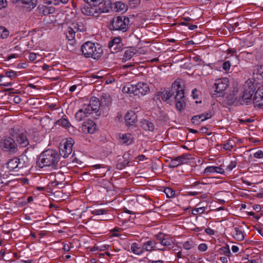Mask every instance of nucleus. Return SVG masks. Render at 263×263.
I'll return each instance as SVG.
<instances>
[{
    "instance_id": "nucleus-30",
    "label": "nucleus",
    "mask_w": 263,
    "mask_h": 263,
    "mask_svg": "<svg viewBox=\"0 0 263 263\" xmlns=\"http://www.w3.org/2000/svg\"><path fill=\"white\" fill-rule=\"evenodd\" d=\"M122 91L129 94H134L135 96V85L130 84L129 86H124L122 88Z\"/></svg>"
},
{
    "instance_id": "nucleus-46",
    "label": "nucleus",
    "mask_w": 263,
    "mask_h": 263,
    "mask_svg": "<svg viewBox=\"0 0 263 263\" xmlns=\"http://www.w3.org/2000/svg\"><path fill=\"white\" fill-rule=\"evenodd\" d=\"M141 2V0H128L129 5L131 8L137 7Z\"/></svg>"
},
{
    "instance_id": "nucleus-2",
    "label": "nucleus",
    "mask_w": 263,
    "mask_h": 263,
    "mask_svg": "<svg viewBox=\"0 0 263 263\" xmlns=\"http://www.w3.org/2000/svg\"><path fill=\"white\" fill-rule=\"evenodd\" d=\"M59 160L58 152L53 149H48L40 154L36 161V165L41 168L48 167L56 169Z\"/></svg>"
},
{
    "instance_id": "nucleus-21",
    "label": "nucleus",
    "mask_w": 263,
    "mask_h": 263,
    "mask_svg": "<svg viewBox=\"0 0 263 263\" xmlns=\"http://www.w3.org/2000/svg\"><path fill=\"white\" fill-rule=\"evenodd\" d=\"M129 158V154H124L123 155V158L124 159V160L121 161V160H119L118 162V163L117 164V169L121 170L128 166L129 163V160H128Z\"/></svg>"
},
{
    "instance_id": "nucleus-18",
    "label": "nucleus",
    "mask_w": 263,
    "mask_h": 263,
    "mask_svg": "<svg viewBox=\"0 0 263 263\" xmlns=\"http://www.w3.org/2000/svg\"><path fill=\"white\" fill-rule=\"evenodd\" d=\"M15 139L17 143L22 147H25L29 145V140L26 136L23 133L17 134Z\"/></svg>"
},
{
    "instance_id": "nucleus-50",
    "label": "nucleus",
    "mask_w": 263,
    "mask_h": 263,
    "mask_svg": "<svg viewBox=\"0 0 263 263\" xmlns=\"http://www.w3.org/2000/svg\"><path fill=\"white\" fill-rule=\"evenodd\" d=\"M199 120H200V117L198 116V115H197V116H193L191 119V121H192V123H193L195 125H198L200 123Z\"/></svg>"
},
{
    "instance_id": "nucleus-36",
    "label": "nucleus",
    "mask_w": 263,
    "mask_h": 263,
    "mask_svg": "<svg viewBox=\"0 0 263 263\" xmlns=\"http://www.w3.org/2000/svg\"><path fill=\"white\" fill-rule=\"evenodd\" d=\"M75 35V32L72 30V29H71V28L69 27L66 31V36L67 39L69 41H72L74 39Z\"/></svg>"
},
{
    "instance_id": "nucleus-29",
    "label": "nucleus",
    "mask_w": 263,
    "mask_h": 263,
    "mask_svg": "<svg viewBox=\"0 0 263 263\" xmlns=\"http://www.w3.org/2000/svg\"><path fill=\"white\" fill-rule=\"evenodd\" d=\"M115 9L116 11H126L127 9L126 5L122 2L119 1L114 3Z\"/></svg>"
},
{
    "instance_id": "nucleus-15",
    "label": "nucleus",
    "mask_w": 263,
    "mask_h": 263,
    "mask_svg": "<svg viewBox=\"0 0 263 263\" xmlns=\"http://www.w3.org/2000/svg\"><path fill=\"white\" fill-rule=\"evenodd\" d=\"M158 242L156 240L151 239L142 243L144 253L145 251L152 252L156 251Z\"/></svg>"
},
{
    "instance_id": "nucleus-13",
    "label": "nucleus",
    "mask_w": 263,
    "mask_h": 263,
    "mask_svg": "<svg viewBox=\"0 0 263 263\" xmlns=\"http://www.w3.org/2000/svg\"><path fill=\"white\" fill-rule=\"evenodd\" d=\"M90 3H85L81 6L82 13L86 15L97 17V10L96 6H92Z\"/></svg>"
},
{
    "instance_id": "nucleus-38",
    "label": "nucleus",
    "mask_w": 263,
    "mask_h": 263,
    "mask_svg": "<svg viewBox=\"0 0 263 263\" xmlns=\"http://www.w3.org/2000/svg\"><path fill=\"white\" fill-rule=\"evenodd\" d=\"M17 76V73L15 71L13 70L7 71L5 72V76H2L0 74V78L2 79L3 78H5V77H9V78L12 79L15 78Z\"/></svg>"
},
{
    "instance_id": "nucleus-19",
    "label": "nucleus",
    "mask_w": 263,
    "mask_h": 263,
    "mask_svg": "<svg viewBox=\"0 0 263 263\" xmlns=\"http://www.w3.org/2000/svg\"><path fill=\"white\" fill-rule=\"evenodd\" d=\"M217 173L221 174H224V171L221 167V165L219 166H210L206 167L203 173L206 174V175H209L210 173Z\"/></svg>"
},
{
    "instance_id": "nucleus-56",
    "label": "nucleus",
    "mask_w": 263,
    "mask_h": 263,
    "mask_svg": "<svg viewBox=\"0 0 263 263\" xmlns=\"http://www.w3.org/2000/svg\"><path fill=\"white\" fill-rule=\"evenodd\" d=\"M205 232L208 234H209L210 235H213L214 234V231L213 229H211L210 228L205 229Z\"/></svg>"
},
{
    "instance_id": "nucleus-23",
    "label": "nucleus",
    "mask_w": 263,
    "mask_h": 263,
    "mask_svg": "<svg viewBox=\"0 0 263 263\" xmlns=\"http://www.w3.org/2000/svg\"><path fill=\"white\" fill-rule=\"evenodd\" d=\"M141 127L145 130L153 132L155 129L154 124L149 120L143 119L140 121Z\"/></svg>"
},
{
    "instance_id": "nucleus-59",
    "label": "nucleus",
    "mask_w": 263,
    "mask_h": 263,
    "mask_svg": "<svg viewBox=\"0 0 263 263\" xmlns=\"http://www.w3.org/2000/svg\"><path fill=\"white\" fill-rule=\"evenodd\" d=\"M76 26H77V24H72L69 26L70 28H71V29H72V30H73V31L75 32V33L79 31L78 30V28H77V27Z\"/></svg>"
},
{
    "instance_id": "nucleus-64",
    "label": "nucleus",
    "mask_w": 263,
    "mask_h": 263,
    "mask_svg": "<svg viewBox=\"0 0 263 263\" xmlns=\"http://www.w3.org/2000/svg\"><path fill=\"white\" fill-rule=\"evenodd\" d=\"M232 251L234 253H237L239 251V248L236 246H233L232 247Z\"/></svg>"
},
{
    "instance_id": "nucleus-52",
    "label": "nucleus",
    "mask_w": 263,
    "mask_h": 263,
    "mask_svg": "<svg viewBox=\"0 0 263 263\" xmlns=\"http://www.w3.org/2000/svg\"><path fill=\"white\" fill-rule=\"evenodd\" d=\"M254 157L257 159L263 158V151H258L254 154Z\"/></svg>"
},
{
    "instance_id": "nucleus-3",
    "label": "nucleus",
    "mask_w": 263,
    "mask_h": 263,
    "mask_svg": "<svg viewBox=\"0 0 263 263\" xmlns=\"http://www.w3.org/2000/svg\"><path fill=\"white\" fill-rule=\"evenodd\" d=\"M81 51L86 58H92L98 60L102 57L103 49L99 45L91 42H86L81 46Z\"/></svg>"
},
{
    "instance_id": "nucleus-43",
    "label": "nucleus",
    "mask_w": 263,
    "mask_h": 263,
    "mask_svg": "<svg viewBox=\"0 0 263 263\" xmlns=\"http://www.w3.org/2000/svg\"><path fill=\"white\" fill-rule=\"evenodd\" d=\"M22 3L24 4H29L34 8L37 4V0H22Z\"/></svg>"
},
{
    "instance_id": "nucleus-39",
    "label": "nucleus",
    "mask_w": 263,
    "mask_h": 263,
    "mask_svg": "<svg viewBox=\"0 0 263 263\" xmlns=\"http://www.w3.org/2000/svg\"><path fill=\"white\" fill-rule=\"evenodd\" d=\"M234 142L232 140H229L223 144V148L227 151H230L233 147Z\"/></svg>"
},
{
    "instance_id": "nucleus-1",
    "label": "nucleus",
    "mask_w": 263,
    "mask_h": 263,
    "mask_svg": "<svg viewBox=\"0 0 263 263\" xmlns=\"http://www.w3.org/2000/svg\"><path fill=\"white\" fill-rule=\"evenodd\" d=\"M254 91L255 87L251 81L247 82L242 86L233 87L231 93L227 97V100L230 105H248L253 101L255 107L263 108V85L257 88L252 100Z\"/></svg>"
},
{
    "instance_id": "nucleus-7",
    "label": "nucleus",
    "mask_w": 263,
    "mask_h": 263,
    "mask_svg": "<svg viewBox=\"0 0 263 263\" xmlns=\"http://www.w3.org/2000/svg\"><path fill=\"white\" fill-rule=\"evenodd\" d=\"M100 103L99 99L95 97H92L89 101V104L88 105L84 104V106L85 108L89 109V113L92 114L93 112L96 114V116L100 115Z\"/></svg>"
},
{
    "instance_id": "nucleus-6",
    "label": "nucleus",
    "mask_w": 263,
    "mask_h": 263,
    "mask_svg": "<svg viewBox=\"0 0 263 263\" xmlns=\"http://www.w3.org/2000/svg\"><path fill=\"white\" fill-rule=\"evenodd\" d=\"M0 147L2 149L15 153L17 151V146L14 140L11 137H4L0 141Z\"/></svg>"
},
{
    "instance_id": "nucleus-58",
    "label": "nucleus",
    "mask_w": 263,
    "mask_h": 263,
    "mask_svg": "<svg viewBox=\"0 0 263 263\" xmlns=\"http://www.w3.org/2000/svg\"><path fill=\"white\" fill-rule=\"evenodd\" d=\"M203 115H204L205 117H206V119H210L212 117V114L211 112H206L203 113Z\"/></svg>"
},
{
    "instance_id": "nucleus-60",
    "label": "nucleus",
    "mask_w": 263,
    "mask_h": 263,
    "mask_svg": "<svg viewBox=\"0 0 263 263\" xmlns=\"http://www.w3.org/2000/svg\"><path fill=\"white\" fill-rule=\"evenodd\" d=\"M253 209L254 210L256 211V212H259L261 210V207L258 204H255L253 206Z\"/></svg>"
},
{
    "instance_id": "nucleus-54",
    "label": "nucleus",
    "mask_w": 263,
    "mask_h": 263,
    "mask_svg": "<svg viewBox=\"0 0 263 263\" xmlns=\"http://www.w3.org/2000/svg\"><path fill=\"white\" fill-rule=\"evenodd\" d=\"M7 6V0H0V10Z\"/></svg>"
},
{
    "instance_id": "nucleus-51",
    "label": "nucleus",
    "mask_w": 263,
    "mask_h": 263,
    "mask_svg": "<svg viewBox=\"0 0 263 263\" xmlns=\"http://www.w3.org/2000/svg\"><path fill=\"white\" fill-rule=\"evenodd\" d=\"M85 3H90L93 6H98L102 0H84Z\"/></svg>"
},
{
    "instance_id": "nucleus-10",
    "label": "nucleus",
    "mask_w": 263,
    "mask_h": 263,
    "mask_svg": "<svg viewBox=\"0 0 263 263\" xmlns=\"http://www.w3.org/2000/svg\"><path fill=\"white\" fill-rule=\"evenodd\" d=\"M226 60L223 63L222 67V69L226 72H229L231 66H236L239 63V59L236 55L233 53L229 57L226 58Z\"/></svg>"
},
{
    "instance_id": "nucleus-5",
    "label": "nucleus",
    "mask_w": 263,
    "mask_h": 263,
    "mask_svg": "<svg viewBox=\"0 0 263 263\" xmlns=\"http://www.w3.org/2000/svg\"><path fill=\"white\" fill-rule=\"evenodd\" d=\"M172 88L174 91V99L176 107L179 110L184 109L186 104V98L184 96V90L179 82L174 81L172 84Z\"/></svg>"
},
{
    "instance_id": "nucleus-45",
    "label": "nucleus",
    "mask_w": 263,
    "mask_h": 263,
    "mask_svg": "<svg viewBox=\"0 0 263 263\" xmlns=\"http://www.w3.org/2000/svg\"><path fill=\"white\" fill-rule=\"evenodd\" d=\"M253 75L255 77L256 76V78L259 79V77H261L263 80V66H260L259 68H258L256 73L254 72Z\"/></svg>"
},
{
    "instance_id": "nucleus-24",
    "label": "nucleus",
    "mask_w": 263,
    "mask_h": 263,
    "mask_svg": "<svg viewBox=\"0 0 263 263\" xmlns=\"http://www.w3.org/2000/svg\"><path fill=\"white\" fill-rule=\"evenodd\" d=\"M231 234L237 240L241 241L244 239L243 233L238 227H235L231 231Z\"/></svg>"
},
{
    "instance_id": "nucleus-14",
    "label": "nucleus",
    "mask_w": 263,
    "mask_h": 263,
    "mask_svg": "<svg viewBox=\"0 0 263 263\" xmlns=\"http://www.w3.org/2000/svg\"><path fill=\"white\" fill-rule=\"evenodd\" d=\"M135 85V96L140 97L147 94L149 91V88L147 83L139 82Z\"/></svg>"
},
{
    "instance_id": "nucleus-42",
    "label": "nucleus",
    "mask_w": 263,
    "mask_h": 263,
    "mask_svg": "<svg viewBox=\"0 0 263 263\" xmlns=\"http://www.w3.org/2000/svg\"><path fill=\"white\" fill-rule=\"evenodd\" d=\"M205 211V207L204 206H200L197 208H195L193 209L192 211V213L193 215H196L198 214H202Z\"/></svg>"
},
{
    "instance_id": "nucleus-16",
    "label": "nucleus",
    "mask_w": 263,
    "mask_h": 263,
    "mask_svg": "<svg viewBox=\"0 0 263 263\" xmlns=\"http://www.w3.org/2000/svg\"><path fill=\"white\" fill-rule=\"evenodd\" d=\"M125 122L126 125H133L137 121V116L135 111H128L125 115Z\"/></svg>"
},
{
    "instance_id": "nucleus-12",
    "label": "nucleus",
    "mask_w": 263,
    "mask_h": 263,
    "mask_svg": "<svg viewBox=\"0 0 263 263\" xmlns=\"http://www.w3.org/2000/svg\"><path fill=\"white\" fill-rule=\"evenodd\" d=\"M111 6V0H102L98 6H96L98 16L101 13L108 12L112 8Z\"/></svg>"
},
{
    "instance_id": "nucleus-41",
    "label": "nucleus",
    "mask_w": 263,
    "mask_h": 263,
    "mask_svg": "<svg viewBox=\"0 0 263 263\" xmlns=\"http://www.w3.org/2000/svg\"><path fill=\"white\" fill-rule=\"evenodd\" d=\"M164 193L167 197L171 198L175 196V191L170 187H166L164 189Z\"/></svg>"
},
{
    "instance_id": "nucleus-62",
    "label": "nucleus",
    "mask_w": 263,
    "mask_h": 263,
    "mask_svg": "<svg viewBox=\"0 0 263 263\" xmlns=\"http://www.w3.org/2000/svg\"><path fill=\"white\" fill-rule=\"evenodd\" d=\"M208 128L205 126H203L200 129V131L202 133H206L208 132Z\"/></svg>"
},
{
    "instance_id": "nucleus-63",
    "label": "nucleus",
    "mask_w": 263,
    "mask_h": 263,
    "mask_svg": "<svg viewBox=\"0 0 263 263\" xmlns=\"http://www.w3.org/2000/svg\"><path fill=\"white\" fill-rule=\"evenodd\" d=\"M137 159L139 160V161H143L144 160L146 159V158L145 157V155H139L137 157Z\"/></svg>"
},
{
    "instance_id": "nucleus-49",
    "label": "nucleus",
    "mask_w": 263,
    "mask_h": 263,
    "mask_svg": "<svg viewBox=\"0 0 263 263\" xmlns=\"http://www.w3.org/2000/svg\"><path fill=\"white\" fill-rule=\"evenodd\" d=\"M220 250L222 251L223 254L226 255H229L231 254L230 250L229 249V247L228 245L225 247H221L220 249Z\"/></svg>"
},
{
    "instance_id": "nucleus-53",
    "label": "nucleus",
    "mask_w": 263,
    "mask_h": 263,
    "mask_svg": "<svg viewBox=\"0 0 263 263\" xmlns=\"http://www.w3.org/2000/svg\"><path fill=\"white\" fill-rule=\"evenodd\" d=\"M198 250L200 251H205L207 250V246L205 243H201L198 246Z\"/></svg>"
},
{
    "instance_id": "nucleus-28",
    "label": "nucleus",
    "mask_w": 263,
    "mask_h": 263,
    "mask_svg": "<svg viewBox=\"0 0 263 263\" xmlns=\"http://www.w3.org/2000/svg\"><path fill=\"white\" fill-rule=\"evenodd\" d=\"M120 138L122 140L123 143L129 145L132 143L133 136L131 134L126 133L120 134Z\"/></svg>"
},
{
    "instance_id": "nucleus-34",
    "label": "nucleus",
    "mask_w": 263,
    "mask_h": 263,
    "mask_svg": "<svg viewBox=\"0 0 263 263\" xmlns=\"http://www.w3.org/2000/svg\"><path fill=\"white\" fill-rule=\"evenodd\" d=\"M96 170V173L99 175H105L106 173V168L105 167L102 166L101 164H96L93 166Z\"/></svg>"
},
{
    "instance_id": "nucleus-33",
    "label": "nucleus",
    "mask_w": 263,
    "mask_h": 263,
    "mask_svg": "<svg viewBox=\"0 0 263 263\" xmlns=\"http://www.w3.org/2000/svg\"><path fill=\"white\" fill-rule=\"evenodd\" d=\"M38 8L40 10V12L44 15H47L50 13H51L52 12H51V10L53 9V8L51 9L43 5L39 6Z\"/></svg>"
},
{
    "instance_id": "nucleus-48",
    "label": "nucleus",
    "mask_w": 263,
    "mask_h": 263,
    "mask_svg": "<svg viewBox=\"0 0 263 263\" xmlns=\"http://www.w3.org/2000/svg\"><path fill=\"white\" fill-rule=\"evenodd\" d=\"M194 247V243L192 241H186L183 244V248L185 250H190Z\"/></svg>"
},
{
    "instance_id": "nucleus-26",
    "label": "nucleus",
    "mask_w": 263,
    "mask_h": 263,
    "mask_svg": "<svg viewBox=\"0 0 263 263\" xmlns=\"http://www.w3.org/2000/svg\"><path fill=\"white\" fill-rule=\"evenodd\" d=\"M130 249L132 252L136 255H140L144 253L142 245L134 242L132 244Z\"/></svg>"
},
{
    "instance_id": "nucleus-57",
    "label": "nucleus",
    "mask_w": 263,
    "mask_h": 263,
    "mask_svg": "<svg viewBox=\"0 0 263 263\" xmlns=\"http://www.w3.org/2000/svg\"><path fill=\"white\" fill-rule=\"evenodd\" d=\"M197 92V90L196 88L192 90V96H193V98L194 99H196L198 98V95L196 93Z\"/></svg>"
},
{
    "instance_id": "nucleus-25",
    "label": "nucleus",
    "mask_w": 263,
    "mask_h": 263,
    "mask_svg": "<svg viewBox=\"0 0 263 263\" xmlns=\"http://www.w3.org/2000/svg\"><path fill=\"white\" fill-rule=\"evenodd\" d=\"M160 95L163 101L170 103V99L174 95V89L172 88L170 90H164L161 92Z\"/></svg>"
},
{
    "instance_id": "nucleus-32",
    "label": "nucleus",
    "mask_w": 263,
    "mask_h": 263,
    "mask_svg": "<svg viewBox=\"0 0 263 263\" xmlns=\"http://www.w3.org/2000/svg\"><path fill=\"white\" fill-rule=\"evenodd\" d=\"M69 0H44V3L47 5H58L60 3L66 4Z\"/></svg>"
},
{
    "instance_id": "nucleus-61",
    "label": "nucleus",
    "mask_w": 263,
    "mask_h": 263,
    "mask_svg": "<svg viewBox=\"0 0 263 263\" xmlns=\"http://www.w3.org/2000/svg\"><path fill=\"white\" fill-rule=\"evenodd\" d=\"M63 250L66 252H68L70 250V247L68 244H64Z\"/></svg>"
},
{
    "instance_id": "nucleus-9",
    "label": "nucleus",
    "mask_w": 263,
    "mask_h": 263,
    "mask_svg": "<svg viewBox=\"0 0 263 263\" xmlns=\"http://www.w3.org/2000/svg\"><path fill=\"white\" fill-rule=\"evenodd\" d=\"M191 155L186 154L171 158V161L168 163V166L173 168L186 163L187 162V160L191 159Z\"/></svg>"
},
{
    "instance_id": "nucleus-4",
    "label": "nucleus",
    "mask_w": 263,
    "mask_h": 263,
    "mask_svg": "<svg viewBox=\"0 0 263 263\" xmlns=\"http://www.w3.org/2000/svg\"><path fill=\"white\" fill-rule=\"evenodd\" d=\"M129 18L125 16L114 17L110 24L109 29L113 31H118L119 33L126 32L129 28Z\"/></svg>"
},
{
    "instance_id": "nucleus-17",
    "label": "nucleus",
    "mask_w": 263,
    "mask_h": 263,
    "mask_svg": "<svg viewBox=\"0 0 263 263\" xmlns=\"http://www.w3.org/2000/svg\"><path fill=\"white\" fill-rule=\"evenodd\" d=\"M166 235L163 233H159L158 234L155 235L156 240L158 241L160 245L163 247L170 246L172 245L171 240L168 239L165 237Z\"/></svg>"
},
{
    "instance_id": "nucleus-40",
    "label": "nucleus",
    "mask_w": 263,
    "mask_h": 263,
    "mask_svg": "<svg viewBox=\"0 0 263 263\" xmlns=\"http://www.w3.org/2000/svg\"><path fill=\"white\" fill-rule=\"evenodd\" d=\"M9 35V31L5 27L0 26V37L5 39Z\"/></svg>"
},
{
    "instance_id": "nucleus-35",
    "label": "nucleus",
    "mask_w": 263,
    "mask_h": 263,
    "mask_svg": "<svg viewBox=\"0 0 263 263\" xmlns=\"http://www.w3.org/2000/svg\"><path fill=\"white\" fill-rule=\"evenodd\" d=\"M135 53V52L131 49L126 50L124 53L123 60L125 61L130 60L134 56Z\"/></svg>"
},
{
    "instance_id": "nucleus-55",
    "label": "nucleus",
    "mask_w": 263,
    "mask_h": 263,
    "mask_svg": "<svg viewBox=\"0 0 263 263\" xmlns=\"http://www.w3.org/2000/svg\"><path fill=\"white\" fill-rule=\"evenodd\" d=\"M36 58L37 54L35 53L31 52L29 55V59L31 61H33L36 60Z\"/></svg>"
},
{
    "instance_id": "nucleus-44",
    "label": "nucleus",
    "mask_w": 263,
    "mask_h": 263,
    "mask_svg": "<svg viewBox=\"0 0 263 263\" xmlns=\"http://www.w3.org/2000/svg\"><path fill=\"white\" fill-rule=\"evenodd\" d=\"M91 214L96 215H101L103 214H106L107 213V210L105 209H95L91 211Z\"/></svg>"
},
{
    "instance_id": "nucleus-47",
    "label": "nucleus",
    "mask_w": 263,
    "mask_h": 263,
    "mask_svg": "<svg viewBox=\"0 0 263 263\" xmlns=\"http://www.w3.org/2000/svg\"><path fill=\"white\" fill-rule=\"evenodd\" d=\"M237 163L236 161H231L230 163L227 166L226 171L228 172L231 171L236 166Z\"/></svg>"
},
{
    "instance_id": "nucleus-22",
    "label": "nucleus",
    "mask_w": 263,
    "mask_h": 263,
    "mask_svg": "<svg viewBox=\"0 0 263 263\" xmlns=\"http://www.w3.org/2000/svg\"><path fill=\"white\" fill-rule=\"evenodd\" d=\"M20 163V159L14 157L8 162L7 167L10 171H15L16 169L18 168Z\"/></svg>"
},
{
    "instance_id": "nucleus-31",
    "label": "nucleus",
    "mask_w": 263,
    "mask_h": 263,
    "mask_svg": "<svg viewBox=\"0 0 263 263\" xmlns=\"http://www.w3.org/2000/svg\"><path fill=\"white\" fill-rule=\"evenodd\" d=\"M122 40L120 37H117L111 41L108 44L109 47L111 48L114 47V49L117 48L119 44L121 43Z\"/></svg>"
},
{
    "instance_id": "nucleus-8",
    "label": "nucleus",
    "mask_w": 263,
    "mask_h": 263,
    "mask_svg": "<svg viewBox=\"0 0 263 263\" xmlns=\"http://www.w3.org/2000/svg\"><path fill=\"white\" fill-rule=\"evenodd\" d=\"M229 81L227 78H222L216 80L213 88L217 92L216 97H220L229 86Z\"/></svg>"
},
{
    "instance_id": "nucleus-11",
    "label": "nucleus",
    "mask_w": 263,
    "mask_h": 263,
    "mask_svg": "<svg viewBox=\"0 0 263 263\" xmlns=\"http://www.w3.org/2000/svg\"><path fill=\"white\" fill-rule=\"evenodd\" d=\"M73 143V141L71 138L67 139L66 142L64 144L63 147L60 148V155L64 158L68 157L72 152Z\"/></svg>"
},
{
    "instance_id": "nucleus-37",
    "label": "nucleus",
    "mask_w": 263,
    "mask_h": 263,
    "mask_svg": "<svg viewBox=\"0 0 263 263\" xmlns=\"http://www.w3.org/2000/svg\"><path fill=\"white\" fill-rule=\"evenodd\" d=\"M58 124L67 129H68L71 126V124L65 118H62L59 120Z\"/></svg>"
},
{
    "instance_id": "nucleus-20",
    "label": "nucleus",
    "mask_w": 263,
    "mask_h": 263,
    "mask_svg": "<svg viewBox=\"0 0 263 263\" xmlns=\"http://www.w3.org/2000/svg\"><path fill=\"white\" fill-rule=\"evenodd\" d=\"M89 115H90L89 113V109L85 108L83 105L82 108L76 112L75 118L78 121H81Z\"/></svg>"
},
{
    "instance_id": "nucleus-27",
    "label": "nucleus",
    "mask_w": 263,
    "mask_h": 263,
    "mask_svg": "<svg viewBox=\"0 0 263 263\" xmlns=\"http://www.w3.org/2000/svg\"><path fill=\"white\" fill-rule=\"evenodd\" d=\"M84 129H87L88 133L93 134L96 130L97 125L91 120L88 121L84 125Z\"/></svg>"
}]
</instances>
